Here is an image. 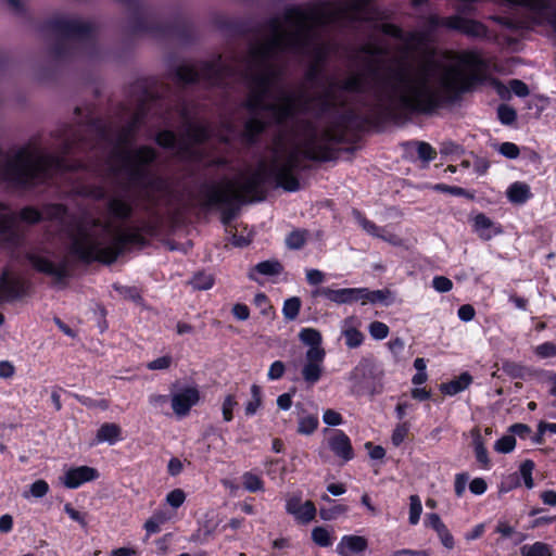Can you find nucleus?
<instances>
[{"label": "nucleus", "instance_id": "nucleus-1", "mask_svg": "<svg viewBox=\"0 0 556 556\" xmlns=\"http://www.w3.org/2000/svg\"><path fill=\"white\" fill-rule=\"evenodd\" d=\"M459 63L473 72L460 83L443 81L441 92L434 90L425 77L419 76L413 79L407 75L406 68L389 67L390 77L399 88V109L402 111L403 118L432 115L444 105L458 102L464 93L471 91L476 85L482 84L486 79V75L479 73L486 64L477 51L464 52L459 58Z\"/></svg>", "mask_w": 556, "mask_h": 556}, {"label": "nucleus", "instance_id": "nucleus-2", "mask_svg": "<svg viewBox=\"0 0 556 556\" xmlns=\"http://www.w3.org/2000/svg\"><path fill=\"white\" fill-rule=\"evenodd\" d=\"M84 142V136L74 130L63 141L62 154H48L33 159L26 149H21L12 160L4 164L1 177L16 189L31 190L46 185L52 178V172H78L83 168L81 162L70 161L66 155Z\"/></svg>", "mask_w": 556, "mask_h": 556}, {"label": "nucleus", "instance_id": "nucleus-3", "mask_svg": "<svg viewBox=\"0 0 556 556\" xmlns=\"http://www.w3.org/2000/svg\"><path fill=\"white\" fill-rule=\"evenodd\" d=\"M76 229L77 235L72 237L70 253L86 265L96 262L112 265L131 247L146 248L150 243L140 231L128 228L118 232L109 245L102 247L98 241L91 239L81 223L77 224Z\"/></svg>", "mask_w": 556, "mask_h": 556}, {"label": "nucleus", "instance_id": "nucleus-4", "mask_svg": "<svg viewBox=\"0 0 556 556\" xmlns=\"http://www.w3.org/2000/svg\"><path fill=\"white\" fill-rule=\"evenodd\" d=\"M129 13L128 31L131 35L150 34L156 38H174L180 43L190 45L194 40V26L190 20L176 16L169 22H159L150 8L141 0H117Z\"/></svg>", "mask_w": 556, "mask_h": 556}, {"label": "nucleus", "instance_id": "nucleus-5", "mask_svg": "<svg viewBox=\"0 0 556 556\" xmlns=\"http://www.w3.org/2000/svg\"><path fill=\"white\" fill-rule=\"evenodd\" d=\"M276 78V70L268 64H265V68L262 73L252 75L250 77L252 90L244 101L243 108L252 114H256L260 111L269 112L273 122L278 126H282L292 121L296 115L295 96L287 94L285 102L279 105L266 103L265 100L268 98L269 89Z\"/></svg>", "mask_w": 556, "mask_h": 556}, {"label": "nucleus", "instance_id": "nucleus-6", "mask_svg": "<svg viewBox=\"0 0 556 556\" xmlns=\"http://www.w3.org/2000/svg\"><path fill=\"white\" fill-rule=\"evenodd\" d=\"M383 96L388 104L377 105V111L372 115H362L353 109H349L336 117L333 125L336 128L354 127L356 130H363L365 126L380 128L388 122L397 123L404 121L402 111L399 109V88L390 77L389 70L387 75L380 79Z\"/></svg>", "mask_w": 556, "mask_h": 556}, {"label": "nucleus", "instance_id": "nucleus-7", "mask_svg": "<svg viewBox=\"0 0 556 556\" xmlns=\"http://www.w3.org/2000/svg\"><path fill=\"white\" fill-rule=\"evenodd\" d=\"M333 88L350 93H363L365 91V81L362 75H352L340 84L331 81L328 89L315 97H308L304 93L295 96L296 113H312L317 118L337 113L340 108L344 106V102L338 101Z\"/></svg>", "mask_w": 556, "mask_h": 556}, {"label": "nucleus", "instance_id": "nucleus-8", "mask_svg": "<svg viewBox=\"0 0 556 556\" xmlns=\"http://www.w3.org/2000/svg\"><path fill=\"white\" fill-rule=\"evenodd\" d=\"M199 198L201 208L220 210V220L224 225H229L236 218L240 204L247 202L242 194L231 190L230 182L225 187L216 182H203Z\"/></svg>", "mask_w": 556, "mask_h": 556}, {"label": "nucleus", "instance_id": "nucleus-9", "mask_svg": "<svg viewBox=\"0 0 556 556\" xmlns=\"http://www.w3.org/2000/svg\"><path fill=\"white\" fill-rule=\"evenodd\" d=\"M111 159L121 162V170L127 174L131 186L143 190L152 175L149 167L156 161L157 152L153 147L143 144L134 150L113 149Z\"/></svg>", "mask_w": 556, "mask_h": 556}, {"label": "nucleus", "instance_id": "nucleus-10", "mask_svg": "<svg viewBox=\"0 0 556 556\" xmlns=\"http://www.w3.org/2000/svg\"><path fill=\"white\" fill-rule=\"evenodd\" d=\"M384 369L374 356H363L349 372L351 394L375 397L384 390Z\"/></svg>", "mask_w": 556, "mask_h": 556}, {"label": "nucleus", "instance_id": "nucleus-11", "mask_svg": "<svg viewBox=\"0 0 556 556\" xmlns=\"http://www.w3.org/2000/svg\"><path fill=\"white\" fill-rule=\"evenodd\" d=\"M320 14L319 9L309 7L304 10L301 5H288L283 12L285 22L296 23V30L288 36L286 46L294 52L307 53L312 46V31L304 24L308 21H315Z\"/></svg>", "mask_w": 556, "mask_h": 556}, {"label": "nucleus", "instance_id": "nucleus-12", "mask_svg": "<svg viewBox=\"0 0 556 556\" xmlns=\"http://www.w3.org/2000/svg\"><path fill=\"white\" fill-rule=\"evenodd\" d=\"M390 295L391 292L388 289L369 290L368 288L331 289L329 287H321L312 292L313 298L321 296L336 304H352L358 301H361L362 304H388Z\"/></svg>", "mask_w": 556, "mask_h": 556}, {"label": "nucleus", "instance_id": "nucleus-13", "mask_svg": "<svg viewBox=\"0 0 556 556\" xmlns=\"http://www.w3.org/2000/svg\"><path fill=\"white\" fill-rule=\"evenodd\" d=\"M301 156H303V151H300L298 148L290 150L282 162H280V157L275 153L270 161V172L274 174L276 187L288 192L300 190L301 184L296 173L306 169V166L302 165Z\"/></svg>", "mask_w": 556, "mask_h": 556}, {"label": "nucleus", "instance_id": "nucleus-14", "mask_svg": "<svg viewBox=\"0 0 556 556\" xmlns=\"http://www.w3.org/2000/svg\"><path fill=\"white\" fill-rule=\"evenodd\" d=\"M186 132L180 138L178 157L190 162H201L204 157L202 150L193 146L203 144L211 139L212 132L207 125L187 122Z\"/></svg>", "mask_w": 556, "mask_h": 556}, {"label": "nucleus", "instance_id": "nucleus-15", "mask_svg": "<svg viewBox=\"0 0 556 556\" xmlns=\"http://www.w3.org/2000/svg\"><path fill=\"white\" fill-rule=\"evenodd\" d=\"M41 29L51 31L63 39L89 40L94 36L91 23L63 16L48 18L43 22Z\"/></svg>", "mask_w": 556, "mask_h": 556}, {"label": "nucleus", "instance_id": "nucleus-16", "mask_svg": "<svg viewBox=\"0 0 556 556\" xmlns=\"http://www.w3.org/2000/svg\"><path fill=\"white\" fill-rule=\"evenodd\" d=\"M307 126L312 128V136L304 144L303 157L308 161L321 163L337 160V150L330 146L332 144L331 138L333 137V127L326 129L323 132L321 138L324 143H318L314 127L311 123H307Z\"/></svg>", "mask_w": 556, "mask_h": 556}, {"label": "nucleus", "instance_id": "nucleus-17", "mask_svg": "<svg viewBox=\"0 0 556 556\" xmlns=\"http://www.w3.org/2000/svg\"><path fill=\"white\" fill-rule=\"evenodd\" d=\"M270 170V163L269 165L261 163L258 168L240 186L242 197L244 199L248 197L249 201H264L266 199L265 185L270 180L274 181V174Z\"/></svg>", "mask_w": 556, "mask_h": 556}, {"label": "nucleus", "instance_id": "nucleus-18", "mask_svg": "<svg viewBox=\"0 0 556 556\" xmlns=\"http://www.w3.org/2000/svg\"><path fill=\"white\" fill-rule=\"evenodd\" d=\"M30 283L20 277L12 276L8 268H4L0 275V304L12 303L28 295Z\"/></svg>", "mask_w": 556, "mask_h": 556}, {"label": "nucleus", "instance_id": "nucleus-19", "mask_svg": "<svg viewBox=\"0 0 556 556\" xmlns=\"http://www.w3.org/2000/svg\"><path fill=\"white\" fill-rule=\"evenodd\" d=\"M29 262L36 271L53 277L56 286L66 287L67 280L72 277L66 261L55 264L48 257L31 254Z\"/></svg>", "mask_w": 556, "mask_h": 556}, {"label": "nucleus", "instance_id": "nucleus-20", "mask_svg": "<svg viewBox=\"0 0 556 556\" xmlns=\"http://www.w3.org/2000/svg\"><path fill=\"white\" fill-rule=\"evenodd\" d=\"M143 97L144 99L140 104L138 111L134 114L130 121L125 126H123L118 131L113 149L128 150L127 147L134 141V138L147 115L144 102L148 98H151V92L147 88L143 90Z\"/></svg>", "mask_w": 556, "mask_h": 556}, {"label": "nucleus", "instance_id": "nucleus-21", "mask_svg": "<svg viewBox=\"0 0 556 556\" xmlns=\"http://www.w3.org/2000/svg\"><path fill=\"white\" fill-rule=\"evenodd\" d=\"M200 391L195 386L179 389L170 395L174 414L179 418L188 416L191 408L200 402Z\"/></svg>", "mask_w": 556, "mask_h": 556}, {"label": "nucleus", "instance_id": "nucleus-22", "mask_svg": "<svg viewBox=\"0 0 556 556\" xmlns=\"http://www.w3.org/2000/svg\"><path fill=\"white\" fill-rule=\"evenodd\" d=\"M264 27L269 30L274 37L265 46L253 48L250 52L252 59L260 63L266 61L273 50L280 48L283 39L281 36V23L278 17L267 20Z\"/></svg>", "mask_w": 556, "mask_h": 556}, {"label": "nucleus", "instance_id": "nucleus-23", "mask_svg": "<svg viewBox=\"0 0 556 556\" xmlns=\"http://www.w3.org/2000/svg\"><path fill=\"white\" fill-rule=\"evenodd\" d=\"M325 350L308 349L305 353V362L301 370L303 380L308 384H315L323 376Z\"/></svg>", "mask_w": 556, "mask_h": 556}, {"label": "nucleus", "instance_id": "nucleus-24", "mask_svg": "<svg viewBox=\"0 0 556 556\" xmlns=\"http://www.w3.org/2000/svg\"><path fill=\"white\" fill-rule=\"evenodd\" d=\"M9 210V205L0 201V243L3 245L17 247L22 236L16 229V214L2 213Z\"/></svg>", "mask_w": 556, "mask_h": 556}, {"label": "nucleus", "instance_id": "nucleus-25", "mask_svg": "<svg viewBox=\"0 0 556 556\" xmlns=\"http://www.w3.org/2000/svg\"><path fill=\"white\" fill-rule=\"evenodd\" d=\"M100 477L98 469L90 466L68 468L61 477V482L67 489H78L86 482L94 481Z\"/></svg>", "mask_w": 556, "mask_h": 556}, {"label": "nucleus", "instance_id": "nucleus-26", "mask_svg": "<svg viewBox=\"0 0 556 556\" xmlns=\"http://www.w3.org/2000/svg\"><path fill=\"white\" fill-rule=\"evenodd\" d=\"M220 56L216 61L202 62V78L212 85L220 86L226 77L233 75V67L219 62Z\"/></svg>", "mask_w": 556, "mask_h": 556}, {"label": "nucleus", "instance_id": "nucleus-27", "mask_svg": "<svg viewBox=\"0 0 556 556\" xmlns=\"http://www.w3.org/2000/svg\"><path fill=\"white\" fill-rule=\"evenodd\" d=\"M454 31H458L469 38H485L488 36V26L473 18L464 17L459 14H455Z\"/></svg>", "mask_w": 556, "mask_h": 556}, {"label": "nucleus", "instance_id": "nucleus-28", "mask_svg": "<svg viewBox=\"0 0 556 556\" xmlns=\"http://www.w3.org/2000/svg\"><path fill=\"white\" fill-rule=\"evenodd\" d=\"M368 547V540L365 536L345 534L337 544L336 553L339 556H363Z\"/></svg>", "mask_w": 556, "mask_h": 556}, {"label": "nucleus", "instance_id": "nucleus-29", "mask_svg": "<svg viewBox=\"0 0 556 556\" xmlns=\"http://www.w3.org/2000/svg\"><path fill=\"white\" fill-rule=\"evenodd\" d=\"M105 208L109 217L118 222H128L135 214L132 203L123 197H111Z\"/></svg>", "mask_w": 556, "mask_h": 556}, {"label": "nucleus", "instance_id": "nucleus-30", "mask_svg": "<svg viewBox=\"0 0 556 556\" xmlns=\"http://www.w3.org/2000/svg\"><path fill=\"white\" fill-rule=\"evenodd\" d=\"M328 446L337 457L344 462H350L354 458L351 439L343 430H334L333 434L328 439Z\"/></svg>", "mask_w": 556, "mask_h": 556}, {"label": "nucleus", "instance_id": "nucleus-31", "mask_svg": "<svg viewBox=\"0 0 556 556\" xmlns=\"http://www.w3.org/2000/svg\"><path fill=\"white\" fill-rule=\"evenodd\" d=\"M353 216L358 223V225L365 230L368 235L380 238L383 241H387L391 244H399V238L384 228L377 226L372 220L368 219L365 214L358 210H353Z\"/></svg>", "mask_w": 556, "mask_h": 556}, {"label": "nucleus", "instance_id": "nucleus-32", "mask_svg": "<svg viewBox=\"0 0 556 556\" xmlns=\"http://www.w3.org/2000/svg\"><path fill=\"white\" fill-rule=\"evenodd\" d=\"M143 191L148 201L156 203L155 193L172 195L173 187L168 178L152 173L150 179L144 184Z\"/></svg>", "mask_w": 556, "mask_h": 556}, {"label": "nucleus", "instance_id": "nucleus-33", "mask_svg": "<svg viewBox=\"0 0 556 556\" xmlns=\"http://www.w3.org/2000/svg\"><path fill=\"white\" fill-rule=\"evenodd\" d=\"M472 230L478 233L482 240H491L493 237L503 232L502 226L489 218L484 213H478L472 218Z\"/></svg>", "mask_w": 556, "mask_h": 556}, {"label": "nucleus", "instance_id": "nucleus-34", "mask_svg": "<svg viewBox=\"0 0 556 556\" xmlns=\"http://www.w3.org/2000/svg\"><path fill=\"white\" fill-rule=\"evenodd\" d=\"M283 271V265L278 260H266L252 266L248 271V278L260 282L258 276H279Z\"/></svg>", "mask_w": 556, "mask_h": 556}, {"label": "nucleus", "instance_id": "nucleus-35", "mask_svg": "<svg viewBox=\"0 0 556 556\" xmlns=\"http://www.w3.org/2000/svg\"><path fill=\"white\" fill-rule=\"evenodd\" d=\"M123 440V429L115 422H104L97 430L92 445L109 443L114 445Z\"/></svg>", "mask_w": 556, "mask_h": 556}, {"label": "nucleus", "instance_id": "nucleus-36", "mask_svg": "<svg viewBox=\"0 0 556 556\" xmlns=\"http://www.w3.org/2000/svg\"><path fill=\"white\" fill-rule=\"evenodd\" d=\"M470 435L472 439V447L477 463L480 468L489 470L492 466L491 459L489 457L488 450L485 447V442L481 435V431L479 427L472 428L470 431Z\"/></svg>", "mask_w": 556, "mask_h": 556}, {"label": "nucleus", "instance_id": "nucleus-37", "mask_svg": "<svg viewBox=\"0 0 556 556\" xmlns=\"http://www.w3.org/2000/svg\"><path fill=\"white\" fill-rule=\"evenodd\" d=\"M216 25L222 30L238 37H244L253 33V28L251 27L250 23L245 20L217 18Z\"/></svg>", "mask_w": 556, "mask_h": 556}, {"label": "nucleus", "instance_id": "nucleus-38", "mask_svg": "<svg viewBox=\"0 0 556 556\" xmlns=\"http://www.w3.org/2000/svg\"><path fill=\"white\" fill-rule=\"evenodd\" d=\"M267 127L268 123L261 117L254 116L244 123L242 139L248 144H255Z\"/></svg>", "mask_w": 556, "mask_h": 556}, {"label": "nucleus", "instance_id": "nucleus-39", "mask_svg": "<svg viewBox=\"0 0 556 556\" xmlns=\"http://www.w3.org/2000/svg\"><path fill=\"white\" fill-rule=\"evenodd\" d=\"M471 383H472V376L469 372L465 371V372H462L457 378H455L448 382L441 383L440 391L444 395L454 396V395L465 391L466 389H468Z\"/></svg>", "mask_w": 556, "mask_h": 556}, {"label": "nucleus", "instance_id": "nucleus-40", "mask_svg": "<svg viewBox=\"0 0 556 556\" xmlns=\"http://www.w3.org/2000/svg\"><path fill=\"white\" fill-rule=\"evenodd\" d=\"M202 78V72L199 73L193 65L180 64L174 70V79L181 85H195Z\"/></svg>", "mask_w": 556, "mask_h": 556}, {"label": "nucleus", "instance_id": "nucleus-41", "mask_svg": "<svg viewBox=\"0 0 556 556\" xmlns=\"http://www.w3.org/2000/svg\"><path fill=\"white\" fill-rule=\"evenodd\" d=\"M507 198L514 204H523L532 198V192L526 182L515 181L507 189Z\"/></svg>", "mask_w": 556, "mask_h": 556}, {"label": "nucleus", "instance_id": "nucleus-42", "mask_svg": "<svg viewBox=\"0 0 556 556\" xmlns=\"http://www.w3.org/2000/svg\"><path fill=\"white\" fill-rule=\"evenodd\" d=\"M43 220L63 223L68 216V207L63 203H46L42 206Z\"/></svg>", "mask_w": 556, "mask_h": 556}, {"label": "nucleus", "instance_id": "nucleus-43", "mask_svg": "<svg viewBox=\"0 0 556 556\" xmlns=\"http://www.w3.org/2000/svg\"><path fill=\"white\" fill-rule=\"evenodd\" d=\"M155 143L165 150H177L180 139H178L176 132L172 129L160 130L154 137Z\"/></svg>", "mask_w": 556, "mask_h": 556}, {"label": "nucleus", "instance_id": "nucleus-44", "mask_svg": "<svg viewBox=\"0 0 556 556\" xmlns=\"http://www.w3.org/2000/svg\"><path fill=\"white\" fill-rule=\"evenodd\" d=\"M319 426V418L317 414H307L300 416L298 420L296 432L302 435L313 434Z\"/></svg>", "mask_w": 556, "mask_h": 556}, {"label": "nucleus", "instance_id": "nucleus-45", "mask_svg": "<svg viewBox=\"0 0 556 556\" xmlns=\"http://www.w3.org/2000/svg\"><path fill=\"white\" fill-rule=\"evenodd\" d=\"M251 400L244 406V413L248 417L253 416L263 405L262 388L257 384L251 386Z\"/></svg>", "mask_w": 556, "mask_h": 556}, {"label": "nucleus", "instance_id": "nucleus-46", "mask_svg": "<svg viewBox=\"0 0 556 556\" xmlns=\"http://www.w3.org/2000/svg\"><path fill=\"white\" fill-rule=\"evenodd\" d=\"M300 340L308 345V349L325 350L321 346V333L315 328H303L299 333Z\"/></svg>", "mask_w": 556, "mask_h": 556}, {"label": "nucleus", "instance_id": "nucleus-47", "mask_svg": "<svg viewBox=\"0 0 556 556\" xmlns=\"http://www.w3.org/2000/svg\"><path fill=\"white\" fill-rule=\"evenodd\" d=\"M521 556H553L551 545L544 542H534L526 544L520 548Z\"/></svg>", "mask_w": 556, "mask_h": 556}, {"label": "nucleus", "instance_id": "nucleus-48", "mask_svg": "<svg viewBox=\"0 0 556 556\" xmlns=\"http://www.w3.org/2000/svg\"><path fill=\"white\" fill-rule=\"evenodd\" d=\"M215 283V278L212 274L205 271H197L193 274L189 281V285L194 290H210Z\"/></svg>", "mask_w": 556, "mask_h": 556}, {"label": "nucleus", "instance_id": "nucleus-49", "mask_svg": "<svg viewBox=\"0 0 556 556\" xmlns=\"http://www.w3.org/2000/svg\"><path fill=\"white\" fill-rule=\"evenodd\" d=\"M68 395L74 397L78 403L86 406L87 408H99L101 410H108L110 408V401L106 399L94 400L90 396L74 392H68Z\"/></svg>", "mask_w": 556, "mask_h": 556}, {"label": "nucleus", "instance_id": "nucleus-50", "mask_svg": "<svg viewBox=\"0 0 556 556\" xmlns=\"http://www.w3.org/2000/svg\"><path fill=\"white\" fill-rule=\"evenodd\" d=\"M302 301L299 296H291L283 302L282 315L286 320H295L300 314Z\"/></svg>", "mask_w": 556, "mask_h": 556}, {"label": "nucleus", "instance_id": "nucleus-51", "mask_svg": "<svg viewBox=\"0 0 556 556\" xmlns=\"http://www.w3.org/2000/svg\"><path fill=\"white\" fill-rule=\"evenodd\" d=\"M17 216L22 222L29 225H37L43 220V214L31 205L22 207Z\"/></svg>", "mask_w": 556, "mask_h": 556}, {"label": "nucleus", "instance_id": "nucleus-52", "mask_svg": "<svg viewBox=\"0 0 556 556\" xmlns=\"http://www.w3.org/2000/svg\"><path fill=\"white\" fill-rule=\"evenodd\" d=\"M76 193L84 198H90L96 201H102L106 198V191L102 186L99 185H86L80 186Z\"/></svg>", "mask_w": 556, "mask_h": 556}, {"label": "nucleus", "instance_id": "nucleus-53", "mask_svg": "<svg viewBox=\"0 0 556 556\" xmlns=\"http://www.w3.org/2000/svg\"><path fill=\"white\" fill-rule=\"evenodd\" d=\"M317 509L315 504L307 500L303 503V507L300 508V513L294 516V519L300 525H307L315 519Z\"/></svg>", "mask_w": 556, "mask_h": 556}, {"label": "nucleus", "instance_id": "nucleus-54", "mask_svg": "<svg viewBox=\"0 0 556 556\" xmlns=\"http://www.w3.org/2000/svg\"><path fill=\"white\" fill-rule=\"evenodd\" d=\"M342 336L344 338L345 345L349 349H356L361 346L365 339L363 332L355 327H348L343 329Z\"/></svg>", "mask_w": 556, "mask_h": 556}, {"label": "nucleus", "instance_id": "nucleus-55", "mask_svg": "<svg viewBox=\"0 0 556 556\" xmlns=\"http://www.w3.org/2000/svg\"><path fill=\"white\" fill-rule=\"evenodd\" d=\"M242 485L244 490L249 492L255 493L264 491V481L258 475L252 471H247L242 475Z\"/></svg>", "mask_w": 556, "mask_h": 556}, {"label": "nucleus", "instance_id": "nucleus-56", "mask_svg": "<svg viewBox=\"0 0 556 556\" xmlns=\"http://www.w3.org/2000/svg\"><path fill=\"white\" fill-rule=\"evenodd\" d=\"M312 540L316 545L320 547H329L333 543V538L331 536L329 530L323 526L315 527L312 530Z\"/></svg>", "mask_w": 556, "mask_h": 556}, {"label": "nucleus", "instance_id": "nucleus-57", "mask_svg": "<svg viewBox=\"0 0 556 556\" xmlns=\"http://www.w3.org/2000/svg\"><path fill=\"white\" fill-rule=\"evenodd\" d=\"M454 21H455V15L439 16V15L432 14L428 17V27L430 30H435L438 28H446L448 30H453Z\"/></svg>", "mask_w": 556, "mask_h": 556}, {"label": "nucleus", "instance_id": "nucleus-58", "mask_svg": "<svg viewBox=\"0 0 556 556\" xmlns=\"http://www.w3.org/2000/svg\"><path fill=\"white\" fill-rule=\"evenodd\" d=\"M414 144L417 147V155L420 161L428 164L435 160L438 153L430 143L426 141H415Z\"/></svg>", "mask_w": 556, "mask_h": 556}, {"label": "nucleus", "instance_id": "nucleus-59", "mask_svg": "<svg viewBox=\"0 0 556 556\" xmlns=\"http://www.w3.org/2000/svg\"><path fill=\"white\" fill-rule=\"evenodd\" d=\"M306 230H292L286 238V244L291 250H300L306 243Z\"/></svg>", "mask_w": 556, "mask_h": 556}, {"label": "nucleus", "instance_id": "nucleus-60", "mask_svg": "<svg viewBox=\"0 0 556 556\" xmlns=\"http://www.w3.org/2000/svg\"><path fill=\"white\" fill-rule=\"evenodd\" d=\"M496 112L498 121L505 126L513 125L517 119L516 110L508 104H500Z\"/></svg>", "mask_w": 556, "mask_h": 556}, {"label": "nucleus", "instance_id": "nucleus-61", "mask_svg": "<svg viewBox=\"0 0 556 556\" xmlns=\"http://www.w3.org/2000/svg\"><path fill=\"white\" fill-rule=\"evenodd\" d=\"M348 506L343 504H334L331 507H321L319 509V516L325 521H331L337 519L339 516L348 511Z\"/></svg>", "mask_w": 556, "mask_h": 556}, {"label": "nucleus", "instance_id": "nucleus-62", "mask_svg": "<svg viewBox=\"0 0 556 556\" xmlns=\"http://www.w3.org/2000/svg\"><path fill=\"white\" fill-rule=\"evenodd\" d=\"M534 467L535 464L532 459H526L519 466V473L527 489H532L534 486L532 477Z\"/></svg>", "mask_w": 556, "mask_h": 556}, {"label": "nucleus", "instance_id": "nucleus-63", "mask_svg": "<svg viewBox=\"0 0 556 556\" xmlns=\"http://www.w3.org/2000/svg\"><path fill=\"white\" fill-rule=\"evenodd\" d=\"M422 513V505L420 497L416 494L410 495L409 497V516L408 521L410 525L415 526L419 522L420 515Z\"/></svg>", "mask_w": 556, "mask_h": 556}, {"label": "nucleus", "instance_id": "nucleus-64", "mask_svg": "<svg viewBox=\"0 0 556 556\" xmlns=\"http://www.w3.org/2000/svg\"><path fill=\"white\" fill-rule=\"evenodd\" d=\"M535 356L540 359L556 357V343L552 341L543 342L533 350Z\"/></svg>", "mask_w": 556, "mask_h": 556}]
</instances>
